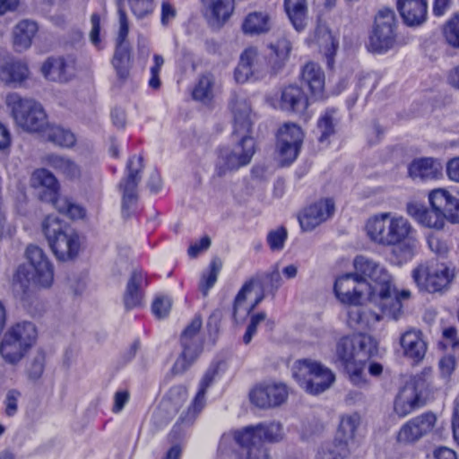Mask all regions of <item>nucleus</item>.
Returning a JSON list of instances; mask_svg holds the SVG:
<instances>
[{"label":"nucleus","instance_id":"16","mask_svg":"<svg viewBox=\"0 0 459 459\" xmlns=\"http://www.w3.org/2000/svg\"><path fill=\"white\" fill-rule=\"evenodd\" d=\"M143 168L141 156H133L126 164V177L121 180L119 188L122 191V210L127 212L137 201V186L141 179L139 175Z\"/></svg>","mask_w":459,"mask_h":459},{"label":"nucleus","instance_id":"20","mask_svg":"<svg viewBox=\"0 0 459 459\" xmlns=\"http://www.w3.org/2000/svg\"><path fill=\"white\" fill-rule=\"evenodd\" d=\"M117 12L119 15V31L117 39V48L112 61L117 75L125 79L129 71V49L125 41L127 37L129 27L126 13L122 10L121 4H118Z\"/></svg>","mask_w":459,"mask_h":459},{"label":"nucleus","instance_id":"58","mask_svg":"<svg viewBox=\"0 0 459 459\" xmlns=\"http://www.w3.org/2000/svg\"><path fill=\"white\" fill-rule=\"evenodd\" d=\"M91 30L90 31V40L98 49L101 48V40L100 37V18L99 14L93 13L91 17Z\"/></svg>","mask_w":459,"mask_h":459},{"label":"nucleus","instance_id":"22","mask_svg":"<svg viewBox=\"0 0 459 459\" xmlns=\"http://www.w3.org/2000/svg\"><path fill=\"white\" fill-rule=\"evenodd\" d=\"M334 212V204L332 199L319 200L308 207L299 216L300 227L304 230H311L329 219Z\"/></svg>","mask_w":459,"mask_h":459},{"label":"nucleus","instance_id":"1","mask_svg":"<svg viewBox=\"0 0 459 459\" xmlns=\"http://www.w3.org/2000/svg\"><path fill=\"white\" fill-rule=\"evenodd\" d=\"M353 264L355 273L338 276L333 285L342 304L355 306L348 311V325L357 330H371L384 316L400 319L411 290H398L388 271L368 257L359 255Z\"/></svg>","mask_w":459,"mask_h":459},{"label":"nucleus","instance_id":"57","mask_svg":"<svg viewBox=\"0 0 459 459\" xmlns=\"http://www.w3.org/2000/svg\"><path fill=\"white\" fill-rule=\"evenodd\" d=\"M132 12L138 18L145 16L152 10V0H128Z\"/></svg>","mask_w":459,"mask_h":459},{"label":"nucleus","instance_id":"48","mask_svg":"<svg viewBox=\"0 0 459 459\" xmlns=\"http://www.w3.org/2000/svg\"><path fill=\"white\" fill-rule=\"evenodd\" d=\"M221 267V261L219 258H214L210 264L209 270L206 273H204L200 281V290L204 296L208 294L210 289H212L217 281Z\"/></svg>","mask_w":459,"mask_h":459},{"label":"nucleus","instance_id":"54","mask_svg":"<svg viewBox=\"0 0 459 459\" xmlns=\"http://www.w3.org/2000/svg\"><path fill=\"white\" fill-rule=\"evenodd\" d=\"M171 306V298L168 295L160 294L155 297L152 305V310L157 318L161 319L169 315Z\"/></svg>","mask_w":459,"mask_h":459},{"label":"nucleus","instance_id":"60","mask_svg":"<svg viewBox=\"0 0 459 459\" xmlns=\"http://www.w3.org/2000/svg\"><path fill=\"white\" fill-rule=\"evenodd\" d=\"M130 394L126 389H119L114 394V404L112 411L115 413L120 412L128 403Z\"/></svg>","mask_w":459,"mask_h":459},{"label":"nucleus","instance_id":"52","mask_svg":"<svg viewBox=\"0 0 459 459\" xmlns=\"http://www.w3.org/2000/svg\"><path fill=\"white\" fill-rule=\"evenodd\" d=\"M443 33L449 45L459 48V13L451 17L445 23Z\"/></svg>","mask_w":459,"mask_h":459},{"label":"nucleus","instance_id":"45","mask_svg":"<svg viewBox=\"0 0 459 459\" xmlns=\"http://www.w3.org/2000/svg\"><path fill=\"white\" fill-rule=\"evenodd\" d=\"M349 454V449L344 442L324 443L317 450L316 459H343Z\"/></svg>","mask_w":459,"mask_h":459},{"label":"nucleus","instance_id":"34","mask_svg":"<svg viewBox=\"0 0 459 459\" xmlns=\"http://www.w3.org/2000/svg\"><path fill=\"white\" fill-rule=\"evenodd\" d=\"M39 30L38 24L31 20H22L13 28V44L22 51L29 48Z\"/></svg>","mask_w":459,"mask_h":459},{"label":"nucleus","instance_id":"64","mask_svg":"<svg viewBox=\"0 0 459 459\" xmlns=\"http://www.w3.org/2000/svg\"><path fill=\"white\" fill-rule=\"evenodd\" d=\"M446 173L450 180L459 183V157L447 162Z\"/></svg>","mask_w":459,"mask_h":459},{"label":"nucleus","instance_id":"39","mask_svg":"<svg viewBox=\"0 0 459 459\" xmlns=\"http://www.w3.org/2000/svg\"><path fill=\"white\" fill-rule=\"evenodd\" d=\"M455 277V268L452 264L441 261L432 268V292L446 290Z\"/></svg>","mask_w":459,"mask_h":459},{"label":"nucleus","instance_id":"62","mask_svg":"<svg viewBox=\"0 0 459 459\" xmlns=\"http://www.w3.org/2000/svg\"><path fill=\"white\" fill-rule=\"evenodd\" d=\"M264 284L269 285L272 290H278L282 284V279L278 270H273L268 273L264 279Z\"/></svg>","mask_w":459,"mask_h":459},{"label":"nucleus","instance_id":"18","mask_svg":"<svg viewBox=\"0 0 459 459\" xmlns=\"http://www.w3.org/2000/svg\"><path fill=\"white\" fill-rule=\"evenodd\" d=\"M267 101L273 108L298 114L303 113L308 105L307 96L297 85L285 87L281 93L268 97Z\"/></svg>","mask_w":459,"mask_h":459},{"label":"nucleus","instance_id":"4","mask_svg":"<svg viewBox=\"0 0 459 459\" xmlns=\"http://www.w3.org/2000/svg\"><path fill=\"white\" fill-rule=\"evenodd\" d=\"M283 437L284 430L281 422H262L233 434H224L220 440L219 452L230 455L232 459H272L263 442L277 443Z\"/></svg>","mask_w":459,"mask_h":459},{"label":"nucleus","instance_id":"30","mask_svg":"<svg viewBox=\"0 0 459 459\" xmlns=\"http://www.w3.org/2000/svg\"><path fill=\"white\" fill-rule=\"evenodd\" d=\"M301 82L308 88L315 100L325 97V73L316 63L309 62L301 70Z\"/></svg>","mask_w":459,"mask_h":459},{"label":"nucleus","instance_id":"49","mask_svg":"<svg viewBox=\"0 0 459 459\" xmlns=\"http://www.w3.org/2000/svg\"><path fill=\"white\" fill-rule=\"evenodd\" d=\"M53 205L59 212L66 214L73 220L82 219L86 213L83 207L63 196H60Z\"/></svg>","mask_w":459,"mask_h":459},{"label":"nucleus","instance_id":"41","mask_svg":"<svg viewBox=\"0 0 459 459\" xmlns=\"http://www.w3.org/2000/svg\"><path fill=\"white\" fill-rule=\"evenodd\" d=\"M337 123V110L334 108H328L320 115L317 121V134L319 142H327L329 137L335 134V127Z\"/></svg>","mask_w":459,"mask_h":459},{"label":"nucleus","instance_id":"42","mask_svg":"<svg viewBox=\"0 0 459 459\" xmlns=\"http://www.w3.org/2000/svg\"><path fill=\"white\" fill-rule=\"evenodd\" d=\"M42 136L61 147H72L75 143V136L71 131L49 124L42 133Z\"/></svg>","mask_w":459,"mask_h":459},{"label":"nucleus","instance_id":"46","mask_svg":"<svg viewBox=\"0 0 459 459\" xmlns=\"http://www.w3.org/2000/svg\"><path fill=\"white\" fill-rule=\"evenodd\" d=\"M406 212L420 225L426 228L430 227L429 211L424 204L419 201H411L407 204Z\"/></svg>","mask_w":459,"mask_h":459},{"label":"nucleus","instance_id":"2","mask_svg":"<svg viewBox=\"0 0 459 459\" xmlns=\"http://www.w3.org/2000/svg\"><path fill=\"white\" fill-rule=\"evenodd\" d=\"M230 108L233 116L232 134L237 143L219 150L214 171L218 177L248 165L255 152V141L251 136L254 114L247 93L234 91L230 97Z\"/></svg>","mask_w":459,"mask_h":459},{"label":"nucleus","instance_id":"28","mask_svg":"<svg viewBox=\"0 0 459 459\" xmlns=\"http://www.w3.org/2000/svg\"><path fill=\"white\" fill-rule=\"evenodd\" d=\"M397 9L404 23L408 26H417L427 19V0H396Z\"/></svg>","mask_w":459,"mask_h":459},{"label":"nucleus","instance_id":"35","mask_svg":"<svg viewBox=\"0 0 459 459\" xmlns=\"http://www.w3.org/2000/svg\"><path fill=\"white\" fill-rule=\"evenodd\" d=\"M44 162L70 179L80 178L82 173L81 167L71 159L56 154H49Z\"/></svg>","mask_w":459,"mask_h":459},{"label":"nucleus","instance_id":"27","mask_svg":"<svg viewBox=\"0 0 459 459\" xmlns=\"http://www.w3.org/2000/svg\"><path fill=\"white\" fill-rule=\"evenodd\" d=\"M32 185L40 187V199L52 204L60 197L59 185L56 177L46 169H39L33 172Z\"/></svg>","mask_w":459,"mask_h":459},{"label":"nucleus","instance_id":"50","mask_svg":"<svg viewBox=\"0 0 459 459\" xmlns=\"http://www.w3.org/2000/svg\"><path fill=\"white\" fill-rule=\"evenodd\" d=\"M413 281L420 292L429 293L430 286V264L426 261L412 271Z\"/></svg>","mask_w":459,"mask_h":459},{"label":"nucleus","instance_id":"6","mask_svg":"<svg viewBox=\"0 0 459 459\" xmlns=\"http://www.w3.org/2000/svg\"><path fill=\"white\" fill-rule=\"evenodd\" d=\"M42 231L58 260L65 261L77 255L80 249L79 236L59 216H47L42 222Z\"/></svg>","mask_w":459,"mask_h":459},{"label":"nucleus","instance_id":"19","mask_svg":"<svg viewBox=\"0 0 459 459\" xmlns=\"http://www.w3.org/2000/svg\"><path fill=\"white\" fill-rule=\"evenodd\" d=\"M265 69L260 63V56L255 48L243 51L234 72V78L238 83L258 81L264 77Z\"/></svg>","mask_w":459,"mask_h":459},{"label":"nucleus","instance_id":"43","mask_svg":"<svg viewBox=\"0 0 459 459\" xmlns=\"http://www.w3.org/2000/svg\"><path fill=\"white\" fill-rule=\"evenodd\" d=\"M214 76L206 73L200 76L192 91L193 98L202 102H209L213 98Z\"/></svg>","mask_w":459,"mask_h":459},{"label":"nucleus","instance_id":"25","mask_svg":"<svg viewBox=\"0 0 459 459\" xmlns=\"http://www.w3.org/2000/svg\"><path fill=\"white\" fill-rule=\"evenodd\" d=\"M430 431V414L424 413L407 421L400 429L397 440L402 444H413Z\"/></svg>","mask_w":459,"mask_h":459},{"label":"nucleus","instance_id":"36","mask_svg":"<svg viewBox=\"0 0 459 459\" xmlns=\"http://www.w3.org/2000/svg\"><path fill=\"white\" fill-rule=\"evenodd\" d=\"M269 49L268 65L273 72H277L288 59L291 43L282 35L275 42L270 43Z\"/></svg>","mask_w":459,"mask_h":459},{"label":"nucleus","instance_id":"5","mask_svg":"<svg viewBox=\"0 0 459 459\" xmlns=\"http://www.w3.org/2000/svg\"><path fill=\"white\" fill-rule=\"evenodd\" d=\"M377 351V341L368 334L346 336L338 342L336 356L354 385L364 386L368 384L366 359L375 355Z\"/></svg>","mask_w":459,"mask_h":459},{"label":"nucleus","instance_id":"47","mask_svg":"<svg viewBox=\"0 0 459 459\" xmlns=\"http://www.w3.org/2000/svg\"><path fill=\"white\" fill-rule=\"evenodd\" d=\"M410 178L415 182H425L430 176V161L427 158L414 160L408 167Z\"/></svg>","mask_w":459,"mask_h":459},{"label":"nucleus","instance_id":"37","mask_svg":"<svg viewBox=\"0 0 459 459\" xmlns=\"http://www.w3.org/2000/svg\"><path fill=\"white\" fill-rule=\"evenodd\" d=\"M314 40L319 46L327 59V65L332 66L333 56L338 48V41L325 25H318L315 30Z\"/></svg>","mask_w":459,"mask_h":459},{"label":"nucleus","instance_id":"33","mask_svg":"<svg viewBox=\"0 0 459 459\" xmlns=\"http://www.w3.org/2000/svg\"><path fill=\"white\" fill-rule=\"evenodd\" d=\"M29 75L28 65L20 59H8L0 68V78L7 83L21 84Z\"/></svg>","mask_w":459,"mask_h":459},{"label":"nucleus","instance_id":"7","mask_svg":"<svg viewBox=\"0 0 459 459\" xmlns=\"http://www.w3.org/2000/svg\"><path fill=\"white\" fill-rule=\"evenodd\" d=\"M5 103L17 126L25 131L42 134L48 121L40 103L32 99L22 98L16 92L8 94Z\"/></svg>","mask_w":459,"mask_h":459},{"label":"nucleus","instance_id":"44","mask_svg":"<svg viewBox=\"0 0 459 459\" xmlns=\"http://www.w3.org/2000/svg\"><path fill=\"white\" fill-rule=\"evenodd\" d=\"M360 418L357 413L342 416L338 429V442H344L346 447L350 440L353 439L355 431L359 427Z\"/></svg>","mask_w":459,"mask_h":459},{"label":"nucleus","instance_id":"21","mask_svg":"<svg viewBox=\"0 0 459 459\" xmlns=\"http://www.w3.org/2000/svg\"><path fill=\"white\" fill-rule=\"evenodd\" d=\"M261 283L255 280L246 282L238 291L235 302L233 316L236 320L247 316L264 299Z\"/></svg>","mask_w":459,"mask_h":459},{"label":"nucleus","instance_id":"59","mask_svg":"<svg viewBox=\"0 0 459 459\" xmlns=\"http://www.w3.org/2000/svg\"><path fill=\"white\" fill-rule=\"evenodd\" d=\"M265 318H266V315H265V313H263V312L255 314L251 317L250 324L248 325L247 332L243 337V341L246 344H247L251 342L253 336L256 333L257 325L261 322L264 321Z\"/></svg>","mask_w":459,"mask_h":459},{"label":"nucleus","instance_id":"17","mask_svg":"<svg viewBox=\"0 0 459 459\" xmlns=\"http://www.w3.org/2000/svg\"><path fill=\"white\" fill-rule=\"evenodd\" d=\"M288 387L283 383H267L255 386L250 392V401L259 408H271L280 406L288 398Z\"/></svg>","mask_w":459,"mask_h":459},{"label":"nucleus","instance_id":"9","mask_svg":"<svg viewBox=\"0 0 459 459\" xmlns=\"http://www.w3.org/2000/svg\"><path fill=\"white\" fill-rule=\"evenodd\" d=\"M291 371L293 378L299 386L310 394L325 392L335 381V376L331 369L310 359L295 361Z\"/></svg>","mask_w":459,"mask_h":459},{"label":"nucleus","instance_id":"13","mask_svg":"<svg viewBox=\"0 0 459 459\" xmlns=\"http://www.w3.org/2000/svg\"><path fill=\"white\" fill-rule=\"evenodd\" d=\"M202 325L200 317H195L181 335L183 351L176 360L172 370L175 374L185 372L202 351L203 342L199 334Z\"/></svg>","mask_w":459,"mask_h":459},{"label":"nucleus","instance_id":"31","mask_svg":"<svg viewBox=\"0 0 459 459\" xmlns=\"http://www.w3.org/2000/svg\"><path fill=\"white\" fill-rule=\"evenodd\" d=\"M187 398V389L183 385L172 386L162 399L160 408L154 412L152 418L158 419L162 411H166L168 416L165 418L164 424H167L173 414L183 405Z\"/></svg>","mask_w":459,"mask_h":459},{"label":"nucleus","instance_id":"61","mask_svg":"<svg viewBox=\"0 0 459 459\" xmlns=\"http://www.w3.org/2000/svg\"><path fill=\"white\" fill-rule=\"evenodd\" d=\"M455 367V359L454 355L444 356L439 361V369L445 377L450 376Z\"/></svg>","mask_w":459,"mask_h":459},{"label":"nucleus","instance_id":"12","mask_svg":"<svg viewBox=\"0 0 459 459\" xmlns=\"http://www.w3.org/2000/svg\"><path fill=\"white\" fill-rule=\"evenodd\" d=\"M26 258L30 269L25 274L23 269L19 268L17 277L23 274L27 281L39 288H49L54 281V265L42 248L30 245L26 249Z\"/></svg>","mask_w":459,"mask_h":459},{"label":"nucleus","instance_id":"38","mask_svg":"<svg viewBox=\"0 0 459 459\" xmlns=\"http://www.w3.org/2000/svg\"><path fill=\"white\" fill-rule=\"evenodd\" d=\"M144 281V275L142 272L134 271L132 273L128 281L124 298L125 306L126 308L131 309L142 304L143 294L141 288Z\"/></svg>","mask_w":459,"mask_h":459},{"label":"nucleus","instance_id":"15","mask_svg":"<svg viewBox=\"0 0 459 459\" xmlns=\"http://www.w3.org/2000/svg\"><path fill=\"white\" fill-rule=\"evenodd\" d=\"M303 138L301 128L294 123H286L279 129L277 149L282 165H289L298 158Z\"/></svg>","mask_w":459,"mask_h":459},{"label":"nucleus","instance_id":"29","mask_svg":"<svg viewBox=\"0 0 459 459\" xmlns=\"http://www.w3.org/2000/svg\"><path fill=\"white\" fill-rule=\"evenodd\" d=\"M400 343L403 354L414 362H420L425 357L428 344L423 340L420 331L414 329L406 331L402 334Z\"/></svg>","mask_w":459,"mask_h":459},{"label":"nucleus","instance_id":"63","mask_svg":"<svg viewBox=\"0 0 459 459\" xmlns=\"http://www.w3.org/2000/svg\"><path fill=\"white\" fill-rule=\"evenodd\" d=\"M211 240L208 237H204L199 242L192 244L188 248V255L191 257H196L201 252L208 249Z\"/></svg>","mask_w":459,"mask_h":459},{"label":"nucleus","instance_id":"3","mask_svg":"<svg viewBox=\"0 0 459 459\" xmlns=\"http://www.w3.org/2000/svg\"><path fill=\"white\" fill-rule=\"evenodd\" d=\"M365 230L377 245L392 247L402 261H409L418 253L420 243L416 230L407 218L395 212H384L371 216Z\"/></svg>","mask_w":459,"mask_h":459},{"label":"nucleus","instance_id":"10","mask_svg":"<svg viewBox=\"0 0 459 459\" xmlns=\"http://www.w3.org/2000/svg\"><path fill=\"white\" fill-rule=\"evenodd\" d=\"M429 374L427 371L412 377L399 390L394 410L400 417H405L423 407L429 397Z\"/></svg>","mask_w":459,"mask_h":459},{"label":"nucleus","instance_id":"26","mask_svg":"<svg viewBox=\"0 0 459 459\" xmlns=\"http://www.w3.org/2000/svg\"><path fill=\"white\" fill-rule=\"evenodd\" d=\"M203 13L212 26L223 25L234 11V0H201Z\"/></svg>","mask_w":459,"mask_h":459},{"label":"nucleus","instance_id":"8","mask_svg":"<svg viewBox=\"0 0 459 459\" xmlns=\"http://www.w3.org/2000/svg\"><path fill=\"white\" fill-rule=\"evenodd\" d=\"M38 332L33 323L23 321L10 327L0 343V354L10 364L22 360L36 342Z\"/></svg>","mask_w":459,"mask_h":459},{"label":"nucleus","instance_id":"32","mask_svg":"<svg viewBox=\"0 0 459 459\" xmlns=\"http://www.w3.org/2000/svg\"><path fill=\"white\" fill-rule=\"evenodd\" d=\"M273 19L267 11H255L249 13L242 22V30L250 36L267 33L273 27Z\"/></svg>","mask_w":459,"mask_h":459},{"label":"nucleus","instance_id":"55","mask_svg":"<svg viewBox=\"0 0 459 459\" xmlns=\"http://www.w3.org/2000/svg\"><path fill=\"white\" fill-rule=\"evenodd\" d=\"M439 347L443 349L451 348L454 351H459V337L455 327L450 326L443 330Z\"/></svg>","mask_w":459,"mask_h":459},{"label":"nucleus","instance_id":"14","mask_svg":"<svg viewBox=\"0 0 459 459\" xmlns=\"http://www.w3.org/2000/svg\"><path fill=\"white\" fill-rule=\"evenodd\" d=\"M432 228L443 229L446 222L459 223V200L445 188L432 189Z\"/></svg>","mask_w":459,"mask_h":459},{"label":"nucleus","instance_id":"11","mask_svg":"<svg viewBox=\"0 0 459 459\" xmlns=\"http://www.w3.org/2000/svg\"><path fill=\"white\" fill-rule=\"evenodd\" d=\"M396 19L390 9H382L375 19V26L369 36L368 48L369 51L383 54L396 45Z\"/></svg>","mask_w":459,"mask_h":459},{"label":"nucleus","instance_id":"56","mask_svg":"<svg viewBox=\"0 0 459 459\" xmlns=\"http://www.w3.org/2000/svg\"><path fill=\"white\" fill-rule=\"evenodd\" d=\"M287 239V231L284 228H278L268 233L267 242L273 251H280L283 248Z\"/></svg>","mask_w":459,"mask_h":459},{"label":"nucleus","instance_id":"51","mask_svg":"<svg viewBox=\"0 0 459 459\" xmlns=\"http://www.w3.org/2000/svg\"><path fill=\"white\" fill-rule=\"evenodd\" d=\"M47 355L42 350H38L27 367V374L30 380H39L45 370Z\"/></svg>","mask_w":459,"mask_h":459},{"label":"nucleus","instance_id":"23","mask_svg":"<svg viewBox=\"0 0 459 459\" xmlns=\"http://www.w3.org/2000/svg\"><path fill=\"white\" fill-rule=\"evenodd\" d=\"M217 374L216 367H210L199 382L198 390L191 402L187 411L181 416V422L185 425L192 424L205 406V394L212 385Z\"/></svg>","mask_w":459,"mask_h":459},{"label":"nucleus","instance_id":"40","mask_svg":"<svg viewBox=\"0 0 459 459\" xmlns=\"http://www.w3.org/2000/svg\"><path fill=\"white\" fill-rule=\"evenodd\" d=\"M285 11L296 30L301 31L307 24V5L306 0H284Z\"/></svg>","mask_w":459,"mask_h":459},{"label":"nucleus","instance_id":"24","mask_svg":"<svg viewBox=\"0 0 459 459\" xmlns=\"http://www.w3.org/2000/svg\"><path fill=\"white\" fill-rule=\"evenodd\" d=\"M41 73L47 80L67 82L74 74V60L72 57H49L43 63Z\"/></svg>","mask_w":459,"mask_h":459},{"label":"nucleus","instance_id":"53","mask_svg":"<svg viewBox=\"0 0 459 459\" xmlns=\"http://www.w3.org/2000/svg\"><path fill=\"white\" fill-rule=\"evenodd\" d=\"M22 393L17 389H10L6 392L4 399V414L6 417H13L18 412L19 402Z\"/></svg>","mask_w":459,"mask_h":459}]
</instances>
